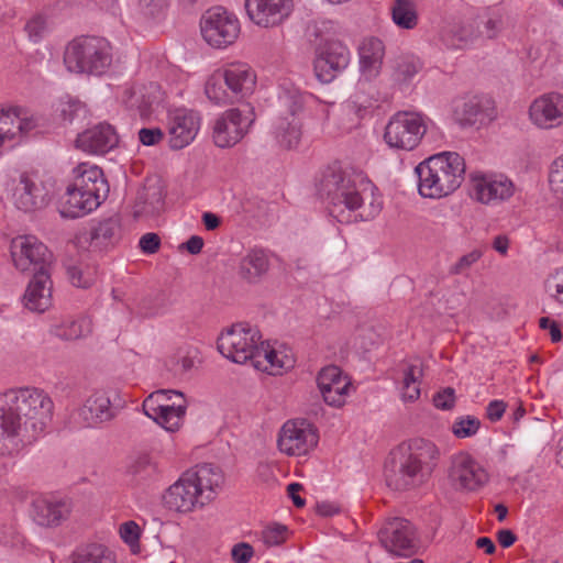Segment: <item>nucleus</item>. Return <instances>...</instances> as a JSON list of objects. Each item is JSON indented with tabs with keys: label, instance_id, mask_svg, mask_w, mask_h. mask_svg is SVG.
Here are the masks:
<instances>
[{
	"label": "nucleus",
	"instance_id": "1",
	"mask_svg": "<svg viewBox=\"0 0 563 563\" xmlns=\"http://www.w3.org/2000/svg\"><path fill=\"white\" fill-rule=\"evenodd\" d=\"M54 402L36 387L11 388L0 394V456L14 457L48 431Z\"/></svg>",
	"mask_w": 563,
	"mask_h": 563
},
{
	"label": "nucleus",
	"instance_id": "2",
	"mask_svg": "<svg viewBox=\"0 0 563 563\" xmlns=\"http://www.w3.org/2000/svg\"><path fill=\"white\" fill-rule=\"evenodd\" d=\"M320 192L330 216L340 223L371 221L383 209L382 196L363 173L330 168L321 179Z\"/></svg>",
	"mask_w": 563,
	"mask_h": 563
},
{
	"label": "nucleus",
	"instance_id": "3",
	"mask_svg": "<svg viewBox=\"0 0 563 563\" xmlns=\"http://www.w3.org/2000/svg\"><path fill=\"white\" fill-rule=\"evenodd\" d=\"M221 468L203 463L184 472L163 495L164 506L179 514H189L210 504L222 489Z\"/></svg>",
	"mask_w": 563,
	"mask_h": 563
},
{
	"label": "nucleus",
	"instance_id": "4",
	"mask_svg": "<svg viewBox=\"0 0 563 563\" xmlns=\"http://www.w3.org/2000/svg\"><path fill=\"white\" fill-rule=\"evenodd\" d=\"M440 449L428 439L415 438L402 444L399 456L386 470V484L393 490L418 488L432 476L440 460Z\"/></svg>",
	"mask_w": 563,
	"mask_h": 563
},
{
	"label": "nucleus",
	"instance_id": "5",
	"mask_svg": "<svg viewBox=\"0 0 563 563\" xmlns=\"http://www.w3.org/2000/svg\"><path fill=\"white\" fill-rule=\"evenodd\" d=\"M418 192L423 198L441 199L454 192L465 174L464 158L456 152L434 154L415 167Z\"/></svg>",
	"mask_w": 563,
	"mask_h": 563
},
{
	"label": "nucleus",
	"instance_id": "6",
	"mask_svg": "<svg viewBox=\"0 0 563 563\" xmlns=\"http://www.w3.org/2000/svg\"><path fill=\"white\" fill-rule=\"evenodd\" d=\"M111 64L112 47L103 37H77L67 44L64 52V65L74 74L101 76Z\"/></svg>",
	"mask_w": 563,
	"mask_h": 563
},
{
	"label": "nucleus",
	"instance_id": "7",
	"mask_svg": "<svg viewBox=\"0 0 563 563\" xmlns=\"http://www.w3.org/2000/svg\"><path fill=\"white\" fill-rule=\"evenodd\" d=\"M358 55L361 79L355 93L350 99V107L358 117H363L377 102V99L368 93L373 90L369 81L379 74L383 64L385 55L383 41L377 37L365 38L360 46Z\"/></svg>",
	"mask_w": 563,
	"mask_h": 563
},
{
	"label": "nucleus",
	"instance_id": "8",
	"mask_svg": "<svg viewBox=\"0 0 563 563\" xmlns=\"http://www.w3.org/2000/svg\"><path fill=\"white\" fill-rule=\"evenodd\" d=\"M0 181L13 206L32 212L46 206L48 195L36 175L16 169H7L0 174Z\"/></svg>",
	"mask_w": 563,
	"mask_h": 563
},
{
	"label": "nucleus",
	"instance_id": "9",
	"mask_svg": "<svg viewBox=\"0 0 563 563\" xmlns=\"http://www.w3.org/2000/svg\"><path fill=\"white\" fill-rule=\"evenodd\" d=\"M262 343L257 327L236 323L219 335L217 346L225 358L238 364L250 362L254 366Z\"/></svg>",
	"mask_w": 563,
	"mask_h": 563
},
{
	"label": "nucleus",
	"instance_id": "10",
	"mask_svg": "<svg viewBox=\"0 0 563 563\" xmlns=\"http://www.w3.org/2000/svg\"><path fill=\"white\" fill-rule=\"evenodd\" d=\"M427 129V118L421 113L398 111L385 126L384 141L390 148L412 151L421 143Z\"/></svg>",
	"mask_w": 563,
	"mask_h": 563
},
{
	"label": "nucleus",
	"instance_id": "11",
	"mask_svg": "<svg viewBox=\"0 0 563 563\" xmlns=\"http://www.w3.org/2000/svg\"><path fill=\"white\" fill-rule=\"evenodd\" d=\"M144 413L166 431H177L186 413V400L181 393L161 389L148 395L143 401Z\"/></svg>",
	"mask_w": 563,
	"mask_h": 563
},
{
	"label": "nucleus",
	"instance_id": "12",
	"mask_svg": "<svg viewBox=\"0 0 563 563\" xmlns=\"http://www.w3.org/2000/svg\"><path fill=\"white\" fill-rule=\"evenodd\" d=\"M200 31L210 46L224 49L238 40L241 25L234 13L223 7H214L202 14Z\"/></svg>",
	"mask_w": 563,
	"mask_h": 563
},
{
	"label": "nucleus",
	"instance_id": "13",
	"mask_svg": "<svg viewBox=\"0 0 563 563\" xmlns=\"http://www.w3.org/2000/svg\"><path fill=\"white\" fill-rule=\"evenodd\" d=\"M255 120L251 107L232 108L219 115L212 125V140L216 146L227 148L239 143L249 132Z\"/></svg>",
	"mask_w": 563,
	"mask_h": 563
},
{
	"label": "nucleus",
	"instance_id": "14",
	"mask_svg": "<svg viewBox=\"0 0 563 563\" xmlns=\"http://www.w3.org/2000/svg\"><path fill=\"white\" fill-rule=\"evenodd\" d=\"M14 267L22 273L48 272L52 254L47 246L34 235H20L10 244Z\"/></svg>",
	"mask_w": 563,
	"mask_h": 563
},
{
	"label": "nucleus",
	"instance_id": "15",
	"mask_svg": "<svg viewBox=\"0 0 563 563\" xmlns=\"http://www.w3.org/2000/svg\"><path fill=\"white\" fill-rule=\"evenodd\" d=\"M449 479L460 492H477L489 481L486 468L470 453L460 452L452 456Z\"/></svg>",
	"mask_w": 563,
	"mask_h": 563
},
{
	"label": "nucleus",
	"instance_id": "16",
	"mask_svg": "<svg viewBox=\"0 0 563 563\" xmlns=\"http://www.w3.org/2000/svg\"><path fill=\"white\" fill-rule=\"evenodd\" d=\"M318 444L316 430L303 420H288L279 430L277 445L288 456L308 454Z\"/></svg>",
	"mask_w": 563,
	"mask_h": 563
},
{
	"label": "nucleus",
	"instance_id": "17",
	"mask_svg": "<svg viewBox=\"0 0 563 563\" xmlns=\"http://www.w3.org/2000/svg\"><path fill=\"white\" fill-rule=\"evenodd\" d=\"M313 62L317 76L323 81H330L336 73L345 69L351 62V52L340 41L323 40L314 45Z\"/></svg>",
	"mask_w": 563,
	"mask_h": 563
},
{
	"label": "nucleus",
	"instance_id": "18",
	"mask_svg": "<svg viewBox=\"0 0 563 563\" xmlns=\"http://www.w3.org/2000/svg\"><path fill=\"white\" fill-rule=\"evenodd\" d=\"M37 126L36 119L25 109L7 107L0 109V148L20 144Z\"/></svg>",
	"mask_w": 563,
	"mask_h": 563
},
{
	"label": "nucleus",
	"instance_id": "19",
	"mask_svg": "<svg viewBox=\"0 0 563 563\" xmlns=\"http://www.w3.org/2000/svg\"><path fill=\"white\" fill-rule=\"evenodd\" d=\"M471 190L478 202L497 205L512 197L515 185L503 174L474 173L471 175Z\"/></svg>",
	"mask_w": 563,
	"mask_h": 563
},
{
	"label": "nucleus",
	"instance_id": "20",
	"mask_svg": "<svg viewBox=\"0 0 563 563\" xmlns=\"http://www.w3.org/2000/svg\"><path fill=\"white\" fill-rule=\"evenodd\" d=\"M250 21L263 29L283 25L294 11V0H245Z\"/></svg>",
	"mask_w": 563,
	"mask_h": 563
},
{
	"label": "nucleus",
	"instance_id": "21",
	"mask_svg": "<svg viewBox=\"0 0 563 563\" xmlns=\"http://www.w3.org/2000/svg\"><path fill=\"white\" fill-rule=\"evenodd\" d=\"M382 545L397 556H410L417 550V538L412 525L402 518L387 521L378 532Z\"/></svg>",
	"mask_w": 563,
	"mask_h": 563
},
{
	"label": "nucleus",
	"instance_id": "22",
	"mask_svg": "<svg viewBox=\"0 0 563 563\" xmlns=\"http://www.w3.org/2000/svg\"><path fill=\"white\" fill-rule=\"evenodd\" d=\"M118 230L119 223L112 218L93 221L88 228L79 230L73 242L81 251L103 252L114 245Z\"/></svg>",
	"mask_w": 563,
	"mask_h": 563
},
{
	"label": "nucleus",
	"instance_id": "23",
	"mask_svg": "<svg viewBox=\"0 0 563 563\" xmlns=\"http://www.w3.org/2000/svg\"><path fill=\"white\" fill-rule=\"evenodd\" d=\"M201 128V115L195 110L178 108L168 114L169 146L181 150L194 142Z\"/></svg>",
	"mask_w": 563,
	"mask_h": 563
},
{
	"label": "nucleus",
	"instance_id": "24",
	"mask_svg": "<svg viewBox=\"0 0 563 563\" xmlns=\"http://www.w3.org/2000/svg\"><path fill=\"white\" fill-rule=\"evenodd\" d=\"M317 383L324 402L332 407L343 406L352 388L349 377L335 365L323 367Z\"/></svg>",
	"mask_w": 563,
	"mask_h": 563
},
{
	"label": "nucleus",
	"instance_id": "25",
	"mask_svg": "<svg viewBox=\"0 0 563 563\" xmlns=\"http://www.w3.org/2000/svg\"><path fill=\"white\" fill-rule=\"evenodd\" d=\"M530 121L540 129H553L563 123V95L548 92L536 98L529 107Z\"/></svg>",
	"mask_w": 563,
	"mask_h": 563
},
{
	"label": "nucleus",
	"instance_id": "26",
	"mask_svg": "<svg viewBox=\"0 0 563 563\" xmlns=\"http://www.w3.org/2000/svg\"><path fill=\"white\" fill-rule=\"evenodd\" d=\"M71 184L87 194L89 205L91 206H100L110 190L102 169L88 163L79 164L74 169V180Z\"/></svg>",
	"mask_w": 563,
	"mask_h": 563
},
{
	"label": "nucleus",
	"instance_id": "27",
	"mask_svg": "<svg viewBox=\"0 0 563 563\" xmlns=\"http://www.w3.org/2000/svg\"><path fill=\"white\" fill-rule=\"evenodd\" d=\"M119 143V135L115 129L109 123L96 124L79 133L76 139V146L93 155H103Z\"/></svg>",
	"mask_w": 563,
	"mask_h": 563
},
{
	"label": "nucleus",
	"instance_id": "28",
	"mask_svg": "<svg viewBox=\"0 0 563 563\" xmlns=\"http://www.w3.org/2000/svg\"><path fill=\"white\" fill-rule=\"evenodd\" d=\"M71 508L69 499L41 496L33 500L31 515L38 526L57 527L69 517Z\"/></svg>",
	"mask_w": 563,
	"mask_h": 563
},
{
	"label": "nucleus",
	"instance_id": "29",
	"mask_svg": "<svg viewBox=\"0 0 563 563\" xmlns=\"http://www.w3.org/2000/svg\"><path fill=\"white\" fill-rule=\"evenodd\" d=\"M440 41L451 49L463 48L482 37V29L472 14L467 22H450L440 31Z\"/></svg>",
	"mask_w": 563,
	"mask_h": 563
},
{
	"label": "nucleus",
	"instance_id": "30",
	"mask_svg": "<svg viewBox=\"0 0 563 563\" xmlns=\"http://www.w3.org/2000/svg\"><path fill=\"white\" fill-rule=\"evenodd\" d=\"M225 87L235 100L251 95L256 85L254 70L245 63H233L222 71Z\"/></svg>",
	"mask_w": 563,
	"mask_h": 563
},
{
	"label": "nucleus",
	"instance_id": "31",
	"mask_svg": "<svg viewBox=\"0 0 563 563\" xmlns=\"http://www.w3.org/2000/svg\"><path fill=\"white\" fill-rule=\"evenodd\" d=\"M26 309L34 312H44L52 305V280L48 272L34 274L23 296Z\"/></svg>",
	"mask_w": 563,
	"mask_h": 563
},
{
	"label": "nucleus",
	"instance_id": "32",
	"mask_svg": "<svg viewBox=\"0 0 563 563\" xmlns=\"http://www.w3.org/2000/svg\"><path fill=\"white\" fill-rule=\"evenodd\" d=\"M115 409L110 395L107 391L98 390L91 394L79 410V416L88 427H93L103 421L112 419Z\"/></svg>",
	"mask_w": 563,
	"mask_h": 563
},
{
	"label": "nucleus",
	"instance_id": "33",
	"mask_svg": "<svg viewBox=\"0 0 563 563\" xmlns=\"http://www.w3.org/2000/svg\"><path fill=\"white\" fill-rule=\"evenodd\" d=\"M294 363L292 356L285 350L271 347L263 341L253 367L269 375H279L284 369L291 368Z\"/></svg>",
	"mask_w": 563,
	"mask_h": 563
},
{
	"label": "nucleus",
	"instance_id": "34",
	"mask_svg": "<svg viewBox=\"0 0 563 563\" xmlns=\"http://www.w3.org/2000/svg\"><path fill=\"white\" fill-rule=\"evenodd\" d=\"M476 22L482 29V37L494 40L507 26L508 16L500 5H490L476 11Z\"/></svg>",
	"mask_w": 563,
	"mask_h": 563
},
{
	"label": "nucleus",
	"instance_id": "35",
	"mask_svg": "<svg viewBox=\"0 0 563 563\" xmlns=\"http://www.w3.org/2000/svg\"><path fill=\"white\" fill-rule=\"evenodd\" d=\"M98 207L89 205L87 194L70 184L63 197L59 212L63 218L76 219L92 212Z\"/></svg>",
	"mask_w": 563,
	"mask_h": 563
},
{
	"label": "nucleus",
	"instance_id": "36",
	"mask_svg": "<svg viewBox=\"0 0 563 563\" xmlns=\"http://www.w3.org/2000/svg\"><path fill=\"white\" fill-rule=\"evenodd\" d=\"M490 104L489 99L483 97H471L456 102L454 115L463 125H472L488 117L487 110Z\"/></svg>",
	"mask_w": 563,
	"mask_h": 563
},
{
	"label": "nucleus",
	"instance_id": "37",
	"mask_svg": "<svg viewBox=\"0 0 563 563\" xmlns=\"http://www.w3.org/2000/svg\"><path fill=\"white\" fill-rule=\"evenodd\" d=\"M268 267L269 262L266 252L253 249L242 257L239 274L246 282L255 283L268 271Z\"/></svg>",
	"mask_w": 563,
	"mask_h": 563
},
{
	"label": "nucleus",
	"instance_id": "38",
	"mask_svg": "<svg viewBox=\"0 0 563 563\" xmlns=\"http://www.w3.org/2000/svg\"><path fill=\"white\" fill-rule=\"evenodd\" d=\"M92 323L88 317L66 318L53 323L49 333L62 340H78L91 333Z\"/></svg>",
	"mask_w": 563,
	"mask_h": 563
},
{
	"label": "nucleus",
	"instance_id": "39",
	"mask_svg": "<svg viewBox=\"0 0 563 563\" xmlns=\"http://www.w3.org/2000/svg\"><path fill=\"white\" fill-rule=\"evenodd\" d=\"M272 133L280 147L291 150L301 140V124L296 118L280 117L274 122Z\"/></svg>",
	"mask_w": 563,
	"mask_h": 563
},
{
	"label": "nucleus",
	"instance_id": "40",
	"mask_svg": "<svg viewBox=\"0 0 563 563\" xmlns=\"http://www.w3.org/2000/svg\"><path fill=\"white\" fill-rule=\"evenodd\" d=\"M71 563H117L113 551L101 543H86L78 545L73 552Z\"/></svg>",
	"mask_w": 563,
	"mask_h": 563
},
{
	"label": "nucleus",
	"instance_id": "41",
	"mask_svg": "<svg viewBox=\"0 0 563 563\" xmlns=\"http://www.w3.org/2000/svg\"><path fill=\"white\" fill-rule=\"evenodd\" d=\"M311 96L312 93L301 91L291 84H283L279 86L278 101L295 118L296 114L305 112L308 107L307 97Z\"/></svg>",
	"mask_w": 563,
	"mask_h": 563
},
{
	"label": "nucleus",
	"instance_id": "42",
	"mask_svg": "<svg viewBox=\"0 0 563 563\" xmlns=\"http://www.w3.org/2000/svg\"><path fill=\"white\" fill-rule=\"evenodd\" d=\"M391 19L400 29H415L418 24V14L415 2L411 0H395L391 7Z\"/></svg>",
	"mask_w": 563,
	"mask_h": 563
},
{
	"label": "nucleus",
	"instance_id": "43",
	"mask_svg": "<svg viewBox=\"0 0 563 563\" xmlns=\"http://www.w3.org/2000/svg\"><path fill=\"white\" fill-rule=\"evenodd\" d=\"M205 92L207 98L214 104H227L235 100L229 88H225L222 73L213 74L208 78Z\"/></svg>",
	"mask_w": 563,
	"mask_h": 563
},
{
	"label": "nucleus",
	"instance_id": "44",
	"mask_svg": "<svg viewBox=\"0 0 563 563\" xmlns=\"http://www.w3.org/2000/svg\"><path fill=\"white\" fill-rule=\"evenodd\" d=\"M422 369L417 365H410L404 373L401 385V399L413 402L420 397V378Z\"/></svg>",
	"mask_w": 563,
	"mask_h": 563
},
{
	"label": "nucleus",
	"instance_id": "45",
	"mask_svg": "<svg viewBox=\"0 0 563 563\" xmlns=\"http://www.w3.org/2000/svg\"><path fill=\"white\" fill-rule=\"evenodd\" d=\"M130 470L137 481L144 483L157 479L161 474L158 463L150 455L139 456Z\"/></svg>",
	"mask_w": 563,
	"mask_h": 563
},
{
	"label": "nucleus",
	"instance_id": "46",
	"mask_svg": "<svg viewBox=\"0 0 563 563\" xmlns=\"http://www.w3.org/2000/svg\"><path fill=\"white\" fill-rule=\"evenodd\" d=\"M422 68L420 58L404 56L399 58L395 67V76L398 81H410Z\"/></svg>",
	"mask_w": 563,
	"mask_h": 563
},
{
	"label": "nucleus",
	"instance_id": "47",
	"mask_svg": "<svg viewBox=\"0 0 563 563\" xmlns=\"http://www.w3.org/2000/svg\"><path fill=\"white\" fill-rule=\"evenodd\" d=\"M481 427V421L473 417L466 416L456 419L452 424V432L459 439L473 437L477 433Z\"/></svg>",
	"mask_w": 563,
	"mask_h": 563
},
{
	"label": "nucleus",
	"instance_id": "48",
	"mask_svg": "<svg viewBox=\"0 0 563 563\" xmlns=\"http://www.w3.org/2000/svg\"><path fill=\"white\" fill-rule=\"evenodd\" d=\"M549 184L556 199L563 202V155L552 162L549 173Z\"/></svg>",
	"mask_w": 563,
	"mask_h": 563
},
{
	"label": "nucleus",
	"instance_id": "49",
	"mask_svg": "<svg viewBox=\"0 0 563 563\" xmlns=\"http://www.w3.org/2000/svg\"><path fill=\"white\" fill-rule=\"evenodd\" d=\"M483 252L478 249L462 255L449 268L451 275H467L472 267L482 258Z\"/></svg>",
	"mask_w": 563,
	"mask_h": 563
},
{
	"label": "nucleus",
	"instance_id": "50",
	"mask_svg": "<svg viewBox=\"0 0 563 563\" xmlns=\"http://www.w3.org/2000/svg\"><path fill=\"white\" fill-rule=\"evenodd\" d=\"M544 289L550 298L563 305V267L555 269L547 277Z\"/></svg>",
	"mask_w": 563,
	"mask_h": 563
},
{
	"label": "nucleus",
	"instance_id": "51",
	"mask_svg": "<svg viewBox=\"0 0 563 563\" xmlns=\"http://www.w3.org/2000/svg\"><path fill=\"white\" fill-rule=\"evenodd\" d=\"M288 528L284 525L268 526L262 531V541L266 547H278L288 539Z\"/></svg>",
	"mask_w": 563,
	"mask_h": 563
},
{
	"label": "nucleus",
	"instance_id": "52",
	"mask_svg": "<svg viewBox=\"0 0 563 563\" xmlns=\"http://www.w3.org/2000/svg\"><path fill=\"white\" fill-rule=\"evenodd\" d=\"M308 107L305 109V113L320 122H325L330 115L331 104L321 101L314 95L307 97Z\"/></svg>",
	"mask_w": 563,
	"mask_h": 563
},
{
	"label": "nucleus",
	"instance_id": "53",
	"mask_svg": "<svg viewBox=\"0 0 563 563\" xmlns=\"http://www.w3.org/2000/svg\"><path fill=\"white\" fill-rule=\"evenodd\" d=\"M85 112V107L79 100H68L59 106V114L66 123H71Z\"/></svg>",
	"mask_w": 563,
	"mask_h": 563
},
{
	"label": "nucleus",
	"instance_id": "54",
	"mask_svg": "<svg viewBox=\"0 0 563 563\" xmlns=\"http://www.w3.org/2000/svg\"><path fill=\"white\" fill-rule=\"evenodd\" d=\"M67 272L70 283L76 287L88 288L93 282V273L80 266H70Z\"/></svg>",
	"mask_w": 563,
	"mask_h": 563
},
{
	"label": "nucleus",
	"instance_id": "55",
	"mask_svg": "<svg viewBox=\"0 0 563 563\" xmlns=\"http://www.w3.org/2000/svg\"><path fill=\"white\" fill-rule=\"evenodd\" d=\"M25 31L29 35V38L32 42H34V43L40 42L44 37V35L47 31V25H46L45 19L41 15H36V16L32 18L25 24Z\"/></svg>",
	"mask_w": 563,
	"mask_h": 563
},
{
	"label": "nucleus",
	"instance_id": "56",
	"mask_svg": "<svg viewBox=\"0 0 563 563\" xmlns=\"http://www.w3.org/2000/svg\"><path fill=\"white\" fill-rule=\"evenodd\" d=\"M456 401L455 390L452 387L443 388L433 396V405L440 410H451Z\"/></svg>",
	"mask_w": 563,
	"mask_h": 563
},
{
	"label": "nucleus",
	"instance_id": "57",
	"mask_svg": "<svg viewBox=\"0 0 563 563\" xmlns=\"http://www.w3.org/2000/svg\"><path fill=\"white\" fill-rule=\"evenodd\" d=\"M168 0H139L140 13L145 18L161 15L167 7Z\"/></svg>",
	"mask_w": 563,
	"mask_h": 563
},
{
	"label": "nucleus",
	"instance_id": "58",
	"mask_svg": "<svg viewBox=\"0 0 563 563\" xmlns=\"http://www.w3.org/2000/svg\"><path fill=\"white\" fill-rule=\"evenodd\" d=\"M253 555V547L246 542L236 543L231 550V556L234 563H249Z\"/></svg>",
	"mask_w": 563,
	"mask_h": 563
},
{
	"label": "nucleus",
	"instance_id": "59",
	"mask_svg": "<svg viewBox=\"0 0 563 563\" xmlns=\"http://www.w3.org/2000/svg\"><path fill=\"white\" fill-rule=\"evenodd\" d=\"M139 246L144 254H154L161 246V238L153 232L145 233L141 236Z\"/></svg>",
	"mask_w": 563,
	"mask_h": 563
},
{
	"label": "nucleus",
	"instance_id": "60",
	"mask_svg": "<svg viewBox=\"0 0 563 563\" xmlns=\"http://www.w3.org/2000/svg\"><path fill=\"white\" fill-rule=\"evenodd\" d=\"M120 536L128 544H135L140 539V527L134 521H126L120 527Z\"/></svg>",
	"mask_w": 563,
	"mask_h": 563
},
{
	"label": "nucleus",
	"instance_id": "61",
	"mask_svg": "<svg viewBox=\"0 0 563 563\" xmlns=\"http://www.w3.org/2000/svg\"><path fill=\"white\" fill-rule=\"evenodd\" d=\"M163 139V132L159 128L141 129L139 131V140L145 146H153Z\"/></svg>",
	"mask_w": 563,
	"mask_h": 563
},
{
	"label": "nucleus",
	"instance_id": "62",
	"mask_svg": "<svg viewBox=\"0 0 563 563\" xmlns=\"http://www.w3.org/2000/svg\"><path fill=\"white\" fill-rule=\"evenodd\" d=\"M507 405L504 400L495 399L486 406V417L489 421L496 422L501 419L506 411Z\"/></svg>",
	"mask_w": 563,
	"mask_h": 563
},
{
	"label": "nucleus",
	"instance_id": "63",
	"mask_svg": "<svg viewBox=\"0 0 563 563\" xmlns=\"http://www.w3.org/2000/svg\"><path fill=\"white\" fill-rule=\"evenodd\" d=\"M539 325L541 329L549 330L552 342L561 341L562 333L559 324L554 320L543 317L539 320Z\"/></svg>",
	"mask_w": 563,
	"mask_h": 563
},
{
	"label": "nucleus",
	"instance_id": "64",
	"mask_svg": "<svg viewBox=\"0 0 563 563\" xmlns=\"http://www.w3.org/2000/svg\"><path fill=\"white\" fill-rule=\"evenodd\" d=\"M203 244L205 242L202 238L192 235L183 244V247H185L190 254L196 255L201 252Z\"/></svg>",
	"mask_w": 563,
	"mask_h": 563
}]
</instances>
